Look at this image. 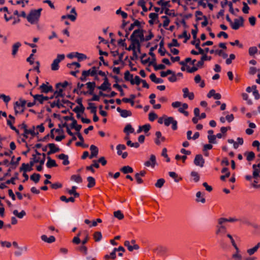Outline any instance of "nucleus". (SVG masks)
Returning <instances> with one entry per match:
<instances>
[{
  "label": "nucleus",
  "instance_id": "1",
  "mask_svg": "<svg viewBox=\"0 0 260 260\" xmlns=\"http://www.w3.org/2000/svg\"><path fill=\"white\" fill-rule=\"evenodd\" d=\"M41 11L42 9L31 11L26 17L27 21L31 24H37L41 16Z\"/></svg>",
  "mask_w": 260,
  "mask_h": 260
},
{
  "label": "nucleus",
  "instance_id": "2",
  "mask_svg": "<svg viewBox=\"0 0 260 260\" xmlns=\"http://www.w3.org/2000/svg\"><path fill=\"white\" fill-rule=\"evenodd\" d=\"M63 96L64 94L63 93V89L60 87L57 88V90L54 93V96L56 100L51 104V106L52 107H57L58 108L62 107L64 103L62 101H60L58 98H63Z\"/></svg>",
  "mask_w": 260,
  "mask_h": 260
},
{
  "label": "nucleus",
  "instance_id": "3",
  "mask_svg": "<svg viewBox=\"0 0 260 260\" xmlns=\"http://www.w3.org/2000/svg\"><path fill=\"white\" fill-rule=\"evenodd\" d=\"M26 104V101L20 98L18 101L14 103V108L16 114L22 113L25 109Z\"/></svg>",
  "mask_w": 260,
  "mask_h": 260
},
{
  "label": "nucleus",
  "instance_id": "4",
  "mask_svg": "<svg viewBox=\"0 0 260 260\" xmlns=\"http://www.w3.org/2000/svg\"><path fill=\"white\" fill-rule=\"evenodd\" d=\"M96 67L94 66L89 69L88 70H85L83 71L82 73V76L80 77V80L83 81L85 82L86 81V77L90 76H95L96 74Z\"/></svg>",
  "mask_w": 260,
  "mask_h": 260
},
{
  "label": "nucleus",
  "instance_id": "5",
  "mask_svg": "<svg viewBox=\"0 0 260 260\" xmlns=\"http://www.w3.org/2000/svg\"><path fill=\"white\" fill-rule=\"evenodd\" d=\"M65 58L64 54H58L55 59H54L51 64V69L52 71H57L59 69V63Z\"/></svg>",
  "mask_w": 260,
  "mask_h": 260
},
{
  "label": "nucleus",
  "instance_id": "6",
  "mask_svg": "<svg viewBox=\"0 0 260 260\" xmlns=\"http://www.w3.org/2000/svg\"><path fill=\"white\" fill-rule=\"evenodd\" d=\"M131 38L135 39L141 43L144 42L143 30L141 29L135 30L131 36Z\"/></svg>",
  "mask_w": 260,
  "mask_h": 260
},
{
  "label": "nucleus",
  "instance_id": "7",
  "mask_svg": "<svg viewBox=\"0 0 260 260\" xmlns=\"http://www.w3.org/2000/svg\"><path fill=\"white\" fill-rule=\"evenodd\" d=\"M164 124L167 126L172 124V127L173 130H176L177 128V121L172 117H165Z\"/></svg>",
  "mask_w": 260,
  "mask_h": 260
},
{
  "label": "nucleus",
  "instance_id": "8",
  "mask_svg": "<svg viewBox=\"0 0 260 260\" xmlns=\"http://www.w3.org/2000/svg\"><path fill=\"white\" fill-rule=\"evenodd\" d=\"M244 19L242 17H240L238 19H235L232 22L231 26L233 29L237 30L239 29L240 26L243 25Z\"/></svg>",
  "mask_w": 260,
  "mask_h": 260
},
{
  "label": "nucleus",
  "instance_id": "9",
  "mask_svg": "<svg viewBox=\"0 0 260 260\" xmlns=\"http://www.w3.org/2000/svg\"><path fill=\"white\" fill-rule=\"evenodd\" d=\"M156 157L154 154H151L148 160L144 163V166L146 167H151L154 168L155 166L156 165Z\"/></svg>",
  "mask_w": 260,
  "mask_h": 260
},
{
  "label": "nucleus",
  "instance_id": "10",
  "mask_svg": "<svg viewBox=\"0 0 260 260\" xmlns=\"http://www.w3.org/2000/svg\"><path fill=\"white\" fill-rule=\"evenodd\" d=\"M153 251L155 252L157 255L164 256L166 253L167 249L166 247L162 245H158L153 248Z\"/></svg>",
  "mask_w": 260,
  "mask_h": 260
},
{
  "label": "nucleus",
  "instance_id": "11",
  "mask_svg": "<svg viewBox=\"0 0 260 260\" xmlns=\"http://www.w3.org/2000/svg\"><path fill=\"white\" fill-rule=\"evenodd\" d=\"M104 82L99 86L98 87L99 89L102 91H106L107 90L111 89V84L109 83L107 77L104 79Z\"/></svg>",
  "mask_w": 260,
  "mask_h": 260
},
{
  "label": "nucleus",
  "instance_id": "12",
  "mask_svg": "<svg viewBox=\"0 0 260 260\" xmlns=\"http://www.w3.org/2000/svg\"><path fill=\"white\" fill-rule=\"evenodd\" d=\"M193 162L196 166L203 167L205 163V160L201 154H197L195 156Z\"/></svg>",
  "mask_w": 260,
  "mask_h": 260
},
{
  "label": "nucleus",
  "instance_id": "13",
  "mask_svg": "<svg viewBox=\"0 0 260 260\" xmlns=\"http://www.w3.org/2000/svg\"><path fill=\"white\" fill-rule=\"evenodd\" d=\"M129 40L131 42L130 45L134 48V50L135 49H137L138 52L140 53L141 42L139 41H138L136 39L131 37Z\"/></svg>",
  "mask_w": 260,
  "mask_h": 260
},
{
  "label": "nucleus",
  "instance_id": "14",
  "mask_svg": "<svg viewBox=\"0 0 260 260\" xmlns=\"http://www.w3.org/2000/svg\"><path fill=\"white\" fill-rule=\"evenodd\" d=\"M32 96L35 100V102H38L40 104H43L44 101H47L49 99L48 96H44L42 94L32 95Z\"/></svg>",
  "mask_w": 260,
  "mask_h": 260
},
{
  "label": "nucleus",
  "instance_id": "15",
  "mask_svg": "<svg viewBox=\"0 0 260 260\" xmlns=\"http://www.w3.org/2000/svg\"><path fill=\"white\" fill-rule=\"evenodd\" d=\"M235 252L232 255V258L233 260H243V256L239 248L237 247L235 248Z\"/></svg>",
  "mask_w": 260,
  "mask_h": 260
},
{
  "label": "nucleus",
  "instance_id": "16",
  "mask_svg": "<svg viewBox=\"0 0 260 260\" xmlns=\"http://www.w3.org/2000/svg\"><path fill=\"white\" fill-rule=\"evenodd\" d=\"M247 123H248L249 128L246 129L245 133L248 135H251L254 133L253 129L256 127V126L255 123L250 121H248Z\"/></svg>",
  "mask_w": 260,
  "mask_h": 260
},
{
  "label": "nucleus",
  "instance_id": "17",
  "mask_svg": "<svg viewBox=\"0 0 260 260\" xmlns=\"http://www.w3.org/2000/svg\"><path fill=\"white\" fill-rule=\"evenodd\" d=\"M182 91L184 98H188L190 100H192L194 99V95L193 93L192 92H190L187 88L185 87L183 88Z\"/></svg>",
  "mask_w": 260,
  "mask_h": 260
},
{
  "label": "nucleus",
  "instance_id": "18",
  "mask_svg": "<svg viewBox=\"0 0 260 260\" xmlns=\"http://www.w3.org/2000/svg\"><path fill=\"white\" fill-rule=\"evenodd\" d=\"M226 232V229L225 226L221 225H217L215 233L217 235L222 236Z\"/></svg>",
  "mask_w": 260,
  "mask_h": 260
},
{
  "label": "nucleus",
  "instance_id": "19",
  "mask_svg": "<svg viewBox=\"0 0 260 260\" xmlns=\"http://www.w3.org/2000/svg\"><path fill=\"white\" fill-rule=\"evenodd\" d=\"M156 139H155V143L157 145H160V144L165 141V138L163 137L161 133L159 131H157L155 133Z\"/></svg>",
  "mask_w": 260,
  "mask_h": 260
},
{
  "label": "nucleus",
  "instance_id": "20",
  "mask_svg": "<svg viewBox=\"0 0 260 260\" xmlns=\"http://www.w3.org/2000/svg\"><path fill=\"white\" fill-rule=\"evenodd\" d=\"M90 150L91 151V154L89 156L90 159L96 157L98 156L99 149L96 146L91 145L90 147Z\"/></svg>",
  "mask_w": 260,
  "mask_h": 260
},
{
  "label": "nucleus",
  "instance_id": "21",
  "mask_svg": "<svg viewBox=\"0 0 260 260\" xmlns=\"http://www.w3.org/2000/svg\"><path fill=\"white\" fill-rule=\"evenodd\" d=\"M48 146L50 149V150L47 152L48 155L59 151V148L56 146L54 143H49L48 144Z\"/></svg>",
  "mask_w": 260,
  "mask_h": 260
},
{
  "label": "nucleus",
  "instance_id": "22",
  "mask_svg": "<svg viewBox=\"0 0 260 260\" xmlns=\"http://www.w3.org/2000/svg\"><path fill=\"white\" fill-rule=\"evenodd\" d=\"M40 88L42 92L45 93H48L52 90V86L50 85L48 82H47L46 84H42L40 86Z\"/></svg>",
  "mask_w": 260,
  "mask_h": 260
},
{
  "label": "nucleus",
  "instance_id": "23",
  "mask_svg": "<svg viewBox=\"0 0 260 260\" xmlns=\"http://www.w3.org/2000/svg\"><path fill=\"white\" fill-rule=\"evenodd\" d=\"M207 96L208 98L213 97V98L215 100H219L221 98V94L219 93H216L215 90L214 89L210 90L208 93Z\"/></svg>",
  "mask_w": 260,
  "mask_h": 260
},
{
  "label": "nucleus",
  "instance_id": "24",
  "mask_svg": "<svg viewBox=\"0 0 260 260\" xmlns=\"http://www.w3.org/2000/svg\"><path fill=\"white\" fill-rule=\"evenodd\" d=\"M117 111L120 113V116L122 117L125 118L132 115V113L131 111L121 109L119 107L117 108Z\"/></svg>",
  "mask_w": 260,
  "mask_h": 260
},
{
  "label": "nucleus",
  "instance_id": "25",
  "mask_svg": "<svg viewBox=\"0 0 260 260\" xmlns=\"http://www.w3.org/2000/svg\"><path fill=\"white\" fill-rule=\"evenodd\" d=\"M196 201L198 203H205L206 200L204 198V193L201 191L197 192L196 193Z\"/></svg>",
  "mask_w": 260,
  "mask_h": 260
},
{
  "label": "nucleus",
  "instance_id": "26",
  "mask_svg": "<svg viewBox=\"0 0 260 260\" xmlns=\"http://www.w3.org/2000/svg\"><path fill=\"white\" fill-rule=\"evenodd\" d=\"M253 169V177L256 178L260 173V162L258 165H253L252 166Z\"/></svg>",
  "mask_w": 260,
  "mask_h": 260
},
{
  "label": "nucleus",
  "instance_id": "27",
  "mask_svg": "<svg viewBox=\"0 0 260 260\" xmlns=\"http://www.w3.org/2000/svg\"><path fill=\"white\" fill-rule=\"evenodd\" d=\"M41 238L42 241L47 242L48 243H51L55 241V238L53 236H50L49 237L45 235H42Z\"/></svg>",
  "mask_w": 260,
  "mask_h": 260
},
{
  "label": "nucleus",
  "instance_id": "28",
  "mask_svg": "<svg viewBox=\"0 0 260 260\" xmlns=\"http://www.w3.org/2000/svg\"><path fill=\"white\" fill-rule=\"evenodd\" d=\"M124 246H126L129 251H132L134 249H138L139 247L138 245H134L131 244L129 241H125L124 242Z\"/></svg>",
  "mask_w": 260,
  "mask_h": 260
},
{
  "label": "nucleus",
  "instance_id": "29",
  "mask_svg": "<svg viewBox=\"0 0 260 260\" xmlns=\"http://www.w3.org/2000/svg\"><path fill=\"white\" fill-rule=\"evenodd\" d=\"M38 132H35V128H33V129H27L26 128H25L24 131V133H23V137L25 138H28V135L29 134H30L32 136H34L37 134H38Z\"/></svg>",
  "mask_w": 260,
  "mask_h": 260
},
{
  "label": "nucleus",
  "instance_id": "30",
  "mask_svg": "<svg viewBox=\"0 0 260 260\" xmlns=\"http://www.w3.org/2000/svg\"><path fill=\"white\" fill-rule=\"evenodd\" d=\"M188 105L186 103L182 104L181 106L178 109V111L179 112L183 113L185 116H188V112L185 110L187 109L188 108Z\"/></svg>",
  "mask_w": 260,
  "mask_h": 260
},
{
  "label": "nucleus",
  "instance_id": "31",
  "mask_svg": "<svg viewBox=\"0 0 260 260\" xmlns=\"http://www.w3.org/2000/svg\"><path fill=\"white\" fill-rule=\"evenodd\" d=\"M21 46V44L19 42H16L12 45V54L13 56H15L19 48Z\"/></svg>",
  "mask_w": 260,
  "mask_h": 260
},
{
  "label": "nucleus",
  "instance_id": "32",
  "mask_svg": "<svg viewBox=\"0 0 260 260\" xmlns=\"http://www.w3.org/2000/svg\"><path fill=\"white\" fill-rule=\"evenodd\" d=\"M71 13L72 14L67 15V17L68 19H70L72 21H74L76 20L77 14L76 12L75 8H73L71 10Z\"/></svg>",
  "mask_w": 260,
  "mask_h": 260
},
{
  "label": "nucleus",
  "instance_id": "33",
  "mask_svg": "<svg viewBox=\"0 0 260 260\" xmlns=\"http://www.w3.org/2000/svg\"><path fill=\"white\" fill-rule=\"evenodd\" d=\"M134 131V128L130 124H126L123 129V132L126 134V135H129L130 134L133 133Z\"/></svg>",
  "mask_w": 260,
  "mask_h": 260
},
{
  "label": "nucleus",
  "instance_id": "34",
  "mask_svg": "<svg viewBox=\"0 0 260 260\" xmlns=\"http://www.w3.org/2000/svg\"><path fill=\"white\" fill-rule=\"evenodd\" d=\"M150 79L152 82L156 84L162 83L164 82L161 78H157L154 73L150 75Z\"/></svg>",
  "mask_w": 260,
  "mask_h": 260
},
{
  "label": "nucleus",
  "instance_id": "35",
  "mask_svg": "<svg viewBox=\"0 0 260 260\" xmlns=\"http://www.w3.org/2000/svg\"><path fill=\"white\" fill-rule=\"evenodd\" d=\"M87 88L89 89V93L90 94H93L94 88L95 87V83L94 82H89L86 83Z\"/></svg>",
  "mask_w": 260,
  "mask_h": 260
},
{
  "label": "nucleus",
  "instance_id": "36",
  "mask_svg": "<svg viewBox=\"0 0 260 260\" xmlns=\"http://www.w3.org/2000/svg\"><path fill=\"white\" fill-rule=\"evenodd\" d=\"M59 159L62 160V164L64 166L68 165L69 164L70 162L68 159V155L64 154H60L58 156Z\"/></svg>",
  "mask_w": 260,
  "mask_h": 260
},
{
  "label": "nucleus",
  "instance_id": "37",
  "mask_svg": "<svg viewBox=\"0 0 260 260\" xmlns=\"http://www.w3.org/2000/svg\"><path fill=\"white\" fill-rule=\"evenodd\" d=\"M260 247V243L258 242L254 247L251 248H249L247 250V253L249 255H252L255 252L257 251L258 249Z\"/></svg>",
  "mask_w": 260,
  "mask_h": 260
},
{
  "label": "nucleus",
  "instance_id": "38",
  "mask_svg": "<svg viewBox=\"0 0 260 260\" xmlns=\"http://www.w3.org/2000/svg\"><path fill=\"white\" fill-rule=\"evenodd\" d=\"M32 170V168H31V166H30L28 164H22L21 168H20V170L21 171H23L24 173L29 172Z\"/></svg>",
  "mask_w": 260,
  "mask_h": 260
},
{
  "label": "nucleus",
  "instance_id": "39",
  "mask_svg": "<svg viewBox=\"0 0 260 260\" xmlns=\"http://www.w3.org/2000/svg\"><path fill=\"white\" fill-rule=\"evenodd\" d=\"M48 161L46 163V166L48 168H51L53 167H56L57 165L55 160L51 158L50 157H47Z\"/></svg>",
  "mask_w": 260,
  "mask_h": 260
},
{
  "label": "nucleus",
  "instance_id": "40",
  "mask_svg": "<svg viewBox=\"0 0 260 260\" xmlns=\"http://www.w3.org/2000/svg\"><path fill=\"white\" fill-rule=\"evenodd\" d=\"M13 214L20 219L22 218L26 215V213L24 210L19 212L17 210H14L13 211Z\"/></svg>",
  "mask_w": 260,
  "mask_h": 260
},
{
  "label": "nucleus",
  "instance_id": "41",
  "mask_svg": "<svg viewBox=\"0 0 260 260\" xmlns=\"http://www.w3.org/2000/svg\"><path fill=\"white\" fill-rule=\"evenodd\" d=\"M117 250H121L122 252L124 251V249L122 246H119L118 248H115L113 251L111 252L110 256L112 259H115L116 257V252Z\"/></svg>",
  "mask_w": 260,
  "mask_h": 260
},
{
  "label": "nucleus",
  "instance_id": "42",
  "mask_svg": "<svg viewBox=\"0 0 260 260\" xmlns=\"http://www.w3.org/2000/svg\"><path fill=\"white\" fill-rule=\"evenodd\" d=\"M244 155L246 156V159L249 161L252 160L255 157V154L252 151L246 152L244 153Z\"/></svg>",
  "mask_w": 260,
  "mask_h": 260
},
{
  "label": "nucleus",
  "instance_id": "43",
  "mask_svg": "<svg viewBox=\"0 0 260 260\" xmlns=\"http://www.w3.org/2000/svg\"><path fill=\"white\" fill-rule=\"evenodd\" d=\"M161 18L163 19V21L162 24H160V25H162L164 27L166 28L170 22V20L166 16H162Z\"/></svg>",
  "mask_w": 260,
  "mask_h": 260
},
{
  "label": "nucleus",
  "instance_id": "44",
  "mask_svg": "<svg viewBox=\"0 0 260 260\" xmlns=\"http://www.w3.org/2000/svg\"><path fill=\"white\" fill-rule=\"evenodd\" d=\"M87 180L88 182L87 185L88 187L91 188L95 185V182L94 178H93L92 177H88Z\"/></svg>",
  "mask_w": 260,
  "mask_h": 260
},
{
  "label": "nucleus",
  "instance_id": "45",
  "mask_svg": "<svg viewBox=\"0 0 260 260\" xmlns=\"http://www.w3.org/2000/svg\"><path fill=\"white\" fill-rule=\"evenodd\" d=\"M221 172L222 173H225V175H222L220 177V179L221 180H224L227 177H229L230 175V172L228 171V168H224L222 169V171H221Z\"/></svg>",
  "mask_w": 260,
  "mask_h": 260
},
{
  "label": "nucleus",
  "instance_id": "46",
  "mask_svg": "<svg viewBox=\"0 0 260 260\" xmlns=\"http://www.w3.org/2000/svg\"><path fill=\"white\" fill-rule=\"evenodd\" d=\"M76 186H73L71 189L68 190V192L71 195L73 194L75 198L78 197L79 194L76 191Z\"/></svg>",
  "mask_w": 260,
  "mask_h": 260
},
{
  "label": "nucleus",
  "instance_id": "47",
  "mask_svg": "<svg viewBox=\"0 0 260 260\" xmlns=\"http://www.w3.org/2000/svg\"><path fill=\"white\" fill-rule=\"evenodd\" d=\"M121 171L124 174L130 173L133 172V169L132 167L126 166L122 167Z\"/></svg>",
  "mask_w": 260,
  "mask_h": 260
},
{
  "label": "nucleus",
  "instance_id": "48",
  "mask_svg": "<svg viewBox=\"0 0 260 260\" xmlns=\"http://www.w3.org/2000/svg\"><path fill=\"white\" fill-rule=\"evenodd\" d=\"M87 109L90 110L91 113L95 114L96 112V107L95 104L92 103H89Z\"/></svg>",
  "mask_w": 260,
  "mask_h": 260
},
{
  "label": "nucleus",
  "instance_id": "49",
  "mask_svg": "<svg viewBox=\"0 0 260 260\" xmlns=\"http://www.w3.org/2000/svg\"><path fill=\"white\" fill-rule=\"evenodd\" d=\"M126 149V147L123 144H119L116 146V149L117 151V154L119 155L122 154V151L125 150Z\"/></svg>",
  "mask_w": 260,
  "mask_h": 260
},
{
  "label": "nucleus",
  "instance_id": "50",
  "mask_svg": "<svg viewBox=\"0 0 260 260\" xmlns=\"http://www.w3.org/2000/svg\"><path fill=\"white\" fill-rule=\"evenodd\" d=\"M114 216L119 220H121L123 218L124 215L120 210H117L114 212Z\"/></svg>",
  "mask_w": 260,
  "mask_h": 260
},
{
  "label": "nucleus",
  "instance_id": "51",
  "mask_svg": "<svg viewBox=\"0 0 260 260\" xmlns=\"http://www.w3.org/2000/svg\"><path fill=\"white\" fill-rule=\"evenodd\" d=\"M142 81V79L138 76H136L135 78L130 81L132 84L139 85Z\"/></svg>",
  "mask_w": 260,
  "mask_h": 260
},
{
  "label": "nucleus",
  "instance_id": "52",
  "mask_svg": "<svg viewBox=\"0 0 260 260\" xmlns=\"http://www.w3.org/2000/svg\"><path fill=\"white\" fill-rule=\"evenodd\" d=\"M75 57L77 58L79 60H85L87 59V56L86 55L83 53L76 52L75 53Z\"/></svg>",
  "mask_w": 260,
  "mask_h": 260
},
{
  "label": "nucleus",
  "instance_id": "53",
  "mask_svg": "<svg viewBox=\"0 0 260 260\" xmlns=\"http://www.w3.org/2000/svg\"><path fill=\"white\" fill-rule=\"evenodd\" d=\"M41 154L38 151H36V154H33L32 155V159L34 160V162L36 163L39 162L40 161V158L41 157Z\"/></svg>",
  "mask_w": 260,
  "mask_h": 260
},
{
  "label": "nucleus",
  "instance_id": "54",
  "mask_svg": "<svg viewBox=\"0 0 260 260\" xmlns=\"http://www.w3.org/2000/svg\"><path fill=\"white\" fill-rule=\"evenodd\" d=\"M0 99H2L6 104H7L11 101L10 96L5 94H0Z\"/></svg>",
  "mask_w": 260,
  "mask_h": 260
},
{
  "label": "nucleus",
  "instance_id": "55",
  "mask_svg": "<svg viewBox=\"0 0 260 260\" xmlns=\"http://www.w3.org/2000/svg\"><path fill=\"white\" fill-rule=\"evenodd\" d=\"M165 182V180L163 178H160L157 180V182L155 184V187L157 188H161L164 185Z\"/></svg>",
  "mask_w": 260,
  "mask_h": 260
},
{
  "label": "nucleus",
  "instance_id": "56",
  "mask_svg": "<svg viewBox=\"0 0 260 260\" xmlns=\"http://www.w3.org/2000/svg\"><path fill=\"white\" fill-rule=\"evenodd\" d=\"M40 178V175L39 174L34 173L30 176V179L34 181L35 183H37L39 181Z\"/></svg>",
  "mask_w": 260,
  "mask_h": 260
},
{
  "label": "nucleus",
  "instance_id": "57",
  "mask_svg": "<svg viewBox=\"0 0 260 260\" xmlns=\"http://www.w3.org/2000/svg\"><path fill=\"white\" fill-rule=\"evenodd\" d=\"M93 237L96 242H99L102 238V233L100 232H96L93 235Z\"/></svg>",
  "mask_w": 260,
  "mask_h": 260
},
{
  "label": "nucleus",
  "instance_id": "58",
  "mask_svg": "<svg viewBox=\"0 0 260 260\" xmlns=\"http://www.w3.org/2000/svg\"><path fill=\"white\" fill-rule=\"evenodd\" d=\"M198 42L195 44L196 48L198 50L199 54H204V50L200 47V41L199 39L197 40Z\"/></svg>",
  "mask_w": 260,
  "mask_h": 260
},
{
  "label": "nucleus",
  "instance_id": "59",
  "mask_svg": "<svg viewBox=\"0 0 260 260\" xmlns=\"http://www.w3.org/2000/svg\"><path fill=\"white\" fill-rule=\"evenodd\" d=\"M71 179L77 183H81L82 181V179L81 176L77 175L72 176Z\"/></svg>",
  "mask_w": 260,
  "mask_h": 260
},
{
  "label": "nucleus",
  "instance_id": "60",
  "mask_svg": "<svg viewBox=\"0 0 260 260\" xmlns=\"http://www.w3.org/2000/svg\"><path fill=\"white\" fill-rule=\"evenodd\" d=\"M60 200L61 201H63V202H65L66 203H68L69 202H74L75 201V199L73 197H70L68 199H67L66 198V196H61L60 197Z\"/></svg>",
  "mask_w": 260,
  "mask_h": 260
},
{
  "label": "nucleus",
  "instance_id": "61",
  "mask_svg": "<svg viewBox=\"0 0 260 260\" xmlns=\"http://www.w3.org/2000/svg\"><path fill=\"white\" fill-rule=\"evenodd\" d=\"M215 53L222 56L223 58H226L228 57V54L221 50H215Z\"/></svg>",
  "mask_w": 260,
  "mask_h": 260
},
{
  "label": "nucleus",
  "instance_id": "62",
  "mask_svg": "<svg viewBox=\"0 0 260 260\" xmlns=\"http://www.w3.org/2000/svg\"><path fill=\"white\" fill-rule=\"evenodd\" d=\"M256 72H258V74L260 73V69H257L256 68L253 67H251L249 68V73L250 75H253L256 74Z\"/></svg>",
  "mask_w": 260,
  "mask_h": 260
},
{
  "label": "nucleus",
  "instance_id": "63",
  "mask_svg": "<svg viewBox=\"0 0 260 260\" xmlns=\"http://www.w3.org/2000/svg\"><path fill=\"white\" fill-rule=\"evenodd\" d=\"M208 142L211 144H216V138L215 135L213 136H207Z\"/></svg>",
  "mask_w": 260,
  "mask_h": 260
},
{
  "label": "nucleus",
  "instance_id": "64",
  "mask_svg": "<svg viewBox=\"0 0 260 260\" xmlns=\"http://www.w3.org/2000/svg\"><path fill=\"white\" fill-rule=\"evenodd\" d=\"M133 78V75L131 74L129 71H127L124 73V79L125 80L131 81Z\"/></svg>",
  "mask_w": 260,
  "mask_h": 260
}]
</instances>
